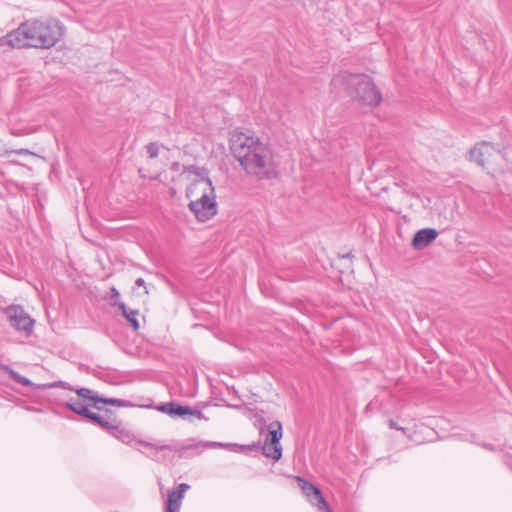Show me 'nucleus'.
<instances>
[{"mask_svg":"<svg viewBox=\"0 0 512 512\" xmlns=\"http://www.w3.org/2000/svg\"><path fill=\"white\" fill-rule=\"evenodd\" d=\"M230 150L247 175L258 180H271L278 175L271 148L242 131H234L230 138Z\"/></svg>","mask_w":512,"mask_h":512,"instance_id":"1","label":"nucleus"},{"mask_svg":"<svg viewBox=\"0 0 512 512\" xmlns=\"http://www.w3.org/2000/svg\"><path fill=\"white\" fill-rule=\"evenodd\" d=\"M62 23L56 19L28 20L4 37L0 38V46L11 48L49 49L54 47L64 36Z\"/></svg>","mask_w":512,"mask_h":512,"instance_id":"2","label":"nucleus"},{"mask_svg":"<svg viewBox=\"0 0 512 512\" xmlns=\"http://www.w3.org/2000/svg\"><path fill=\"white\" fill-rule=\"evenodd\" d=\"M199 193H201L200 197L191 200L188 207L197 220L205 222L217 213L215 191L209 177H199L186 189L188 198H192Z\"/></svg>","mask_w":512,"mask_h":512,"instance_id":"3","label":"nucleus"},{"mask_svg":"<svg viewBox=\"0 0 512 512\" xmlns=\"http://www.w3.org/2000/svg\"><path fill=\"white\" fill-rule=\"evenodd\" d=\"M332 84H343L348 93H354L359 102L370 107L378 106L382 96L372 79L365 74H348L346 72L333 78Z\"/></svg>","mask_w":512,"mask_h":512,"instance_id":"4","label":"nucleus"},{"mask_svg":"<svg viewBox=\"0 0 512 512\" xmlns=\"http://www.w3.org/2000/svg\"><path fill=\"white\" fill-rule=\"evenodd\" d=\"M3 314L9 321L10 325L17 331H22L26 335H30L33 330L34 320L20 305H10L3 308Z\"/></svg>","mask_w":512,"mask_h":512,"instance_id":"5","label":"nucleus"},{"mask_svg":"<svg viewBox=\"0 0 512 512\" xmlns=\"http://www.w3.org/2000/svg\"><path fill=\"white\" fill-rule=\"evenodd\" d=\"M295 479L308 502L315 506L318 512H332L329 504L318 487L301 476H296Z\"/></svg>","mask_w":512,"mask_h":512,"instance_id":"6","label":"nucleus"},{"mask_svg":"<svg viewBox=\"0 0 512 512\" xmlns=\"http://www.w3.org/2000/svg\"><path fill=\"white\" fill-rule=\"evenodd\" d=\"M496 151L493 144L482 142L469 151L470 159L481 167H484L489 157Z\"/></svg>","mask_w":512,"mask_h":512,"instance_id":"7","label":"nucleus"},{"mask_svg":"<svg viewBox=\"0 0 512 512\" xmlns=\"http://www.w3.org/2000/svg\"><path fill=\"white\" fill-rule=\"evenodd\" d=\"M438 236L434 228H423L418 230L412 239V246L416 250H422L429 246Z\"/></svg>","mask_w":512,"mask_h":512,"instance_id":"8","label":"nucleus"},{"mask_svg":"<svg viewBox=\"0 0 512 512\" xmlns=\"http://www.w3.org/2000/svg\"><path fill=\"white\" fill-rule=\"evenodd\" d=\"M113 305L118 307V309L121 311L122 316L131 325L133 330L138 331L140 328L139 321L137 319L139 311L137 309H131L127 307L124 302H114Z\"/></svg>","mask_w":512,"mask_h":512,"instance_id":"9","label":"nucleus"},{"mask_svg":"<svg viewBox=\"0 0 512 512\" xmlns=\"http://www.w3.org/2000/svg\"><path fill=\"white\" fill-rule=\"evenodd\" d=\"M261 449H262V454L265 457L271 458L274 461H278L282 457V446H281V444L270 442L268 438H266V440L263 443Z\"/></svg>","mask_w":512,"mask_h":512,"instance_id":"10","label":"nucleus"},{"mask_svg":"<svg viewBox=\"0 0 512 512\" xmlns=\"http://www.w3.org/2000/svg\"><path fill=\"white\" fill-rule=\"evenodd\" d=\"M87 419H89L92 423L101 427L104 431L109 433L111 429H117V419L113 418L111 420L105 419L97 413L91 412Z\"/></svg>","mask_w":512,"mask_h":512,"instance_id":"11","label":"nucleus"},{"mask_svg":"<svg viewBox=\"0 0 512 512\" xmlns=\"http://www.w3.org/2000/svg\"><path fill=\"white\" fill-rule=\"evenodd\" d=\"M187 416H196L199 419L204 418L203 413L200 410L192 409L189 406L181 405L177 402L174 404V411L172 418H186Z\"/></svg>","mask_w":512,"mask_h":512,"instance_id":"12","label":"nucleus"},{"mask_svg":"<svg viewBox=\"0 0 512 512\" xmlns=\"http://www.w3.org/2000/svg\"><path fill=\"white\" fill-rule=\"evenodd\" d=\"M66 408L71 410L72 412L83 416L85 418L88 417V415L91 413L87 405H85L80 399L71 397L69 400H67L64 404Z\"/></svg>","mask_w":512,"mask_h":512,"instance_id":"13","label":"nucleus"},{"mask_svg":"<svg viewBox=\"0 0 512 512\" xmlns=\"http://www.w3.org/2000/svg\"><path fill=\"white\" fill-rule=\"evenodd\" d=\"M282 424L279 421H273L268 426V436L270 442L280 444L282 438Z\"/></svg>","mask_w":512,"mask_h":512,"instance_id":"14","label":"nucleus"},{"mask_svg":"<svg viewBox=\"0 0 512 512\" xmlns=\"http://www.w3.org/2000/svg\"><path fill=\"white\" fill-rule=\"evenodd\" d=\"M112 436L116 437L123 443H130L134 436L125 428L122 427V423L120 420L117 419V429H111L109 432Z\"/></svg>","mask_w":512,"mask_h":512,"instance_id":"15","label":"nucleus"},{"mask_svg":"<svg viewBox=\"0 0 512 512\" xmlns=\"http://www.w3.org/2000/svg\"><path fill=\"white\" fill-rule=\"evenodd\" d=\"M195 448H215V447H224V448H228L230 449L231 451H234V452H240V451H243L244 450V446H241V445H238V444H231V443H227V444H224V443H221V442H199L197 443L195 446Z\"/></svg>","mask_w":512,"mask_h":512,"instance_id":"16","label":"nucleus"},{"mask_svg":"<svg viewBox=\"0 0 512 512\" xmlns=\"http://www.w3.org/2000/svg\"><path fill=\"white\" fill-rule=\"evenodd\" d=\"M183 496L170 491L168 493L166 512H180Z\"/></svg>","mask_w":512,"mask_h":512,"instance_id":"17","label":"nucleus"},{"mask_svg":"<svg viewBox=\"0 0 512 512\" xmlns=\"http://www.w3.org/2000/svg\"><path fill=\"white\" fill-rule=\"evenodd\" d=\"M4 370L8 371L11 379H13L16 383L21 384L26 387H30L33 385L31 380H29L25 376L19 374L18 372L14 371L13 369L9 368L8 366H4Z\"/></svg>","mask_w":512,"mask_h":512,"instance_id":"18","label":"nucleus"},{"mask_svg":"<svg viewBox=\"0 0 512 512\" xmlns=\"http://www.w3.org/2000/svg\"><path fill=\"white\" fill-rule=\"evenodd\" d=\"M75 391L80 398H83L85 400H90V401L94 402V404H97L100 401V400L96 399V398H100V396L98 394H95L89 388H79V389H76Z\"/></svg>","mask_w":512,"mask_h":512,"instance_id":"19","label":"nucleus"},{"mask_svg":"<svg viewBox=\"0 0 512 512\" xmlns=\"http://www.w3.org/2000/svg\"><path fill=\"white\" fill-rule=\"evenodd\" d=\"M96 399L100 400L99 403L108 404V405L117 406V407L132 406V404L129 401L123 400V399H118V398H105V397L100 396V398H96Z\"/></svg>","mask_w":512,"mask_h":512,"instance_id":"20","label":"nucleus"},{"mask_svg":"<svg viewBox=\"0 0 512 512\" xmlns=\"http://www.w3.org/2000/svg\"><path fill=\"white\" fill-rule=\"evenodd\" d=\"M139 443L145 447H150L151 449H154L156 452H159V451H164V450H169V451H172L173 449L171 448V446L167 445V444H162V443H149V442H146V441H139Z\"/></svg>","mask_w":512,"mask_h":512,"instance_id":"21","label":"nucleus"},{"mask_svg":"<svg viewBox=\"0 0 512 512\" xmlns=\"http://www.w3.org/2000/svg\"><path fill=\"white\" fill-rule=\"evenodd\" d=\"M174 401L167 402V403H161L158 406H156V410L160 411L162 413H165L169 415L170 417H173V411H174Z\"/></svg>","mask_w":512,"mask_h":512,"instance_id":"22","label":"nucleus"},{"mask_svg":"<svg viewBox=\"0 0 512 512\" xmlns=\"http://www.w3.org/2000/svg\"><path fill=\"white\" fill-rule=\"evenodd\" d=\"M149 158L154 159L159 155V145L156 142H151L146 146Z\"/></svg>","mask_w":512,"mask_h":512,"instance_id":"23","label":"nucleus"},{"mask_svg":"<svg viewBox=\"0 0 512 512\" xmlns=\"http://www.w3.org/2000/svg\"><path fill=\"white\" fill-rule=\"evenodd\" d=\"M190 488V486L186 483H181L177 489H174L173 491L179 495H182L184 497V493Z\"/></svg>","mask_w":512,"mask_h":512,"instance_id":"24","label":"nucleus"},{"mask_svg":"<svg viewBox=\"0 0 512 512\" xmlns=\"http://www.w3.org/2000/svg\"><path fill=\"white\" fill-rule=\"evenodd\" d=\"M52 386L53 387H61V388L68 389L71 391L74 390L67 382H64V381H59L57 383H54Z\"/></svg>","mask_w":512,"mask_h":512,"instance_id":"25","label":"nucleus"},{"mask_svg":"<svg viewBox=\"0 0 512 512\" xmlns=\"http://www.w3.org/2000/svg\"><path fill=\"white\" fill-rule=\"evenodd\" d=\"M388 424H389V427H390L391 429L400 430V431H402L403 433H405V432H406V429H405L404 427H400V426H398V425H397V423H396V422H394L392 419H390V420H389Z\"/></svg>","mask_w":512,"mask_h":512,"instance_id":"26","label":"nucleus"},{"mask_svg":"<svg viewBox=\"0 0 512 512\" xmlns=\"http://www.w3.org/2000/svg\"><path fill=\"white\" fill-rule=\"evenodd\" d=\"M111 293H112V298L115 299V302H119L118 299L120 297V293L119 291L115 288V287H112L111 288Z\"/></svg>","mask_w":512,"mask_h":512,"instance_id":"27","label":"nucleus"},{"mask_svg":"<svg viewBox=\"0 0 512 512\" xmlns=\"http://www.w3.org/2000/svg\"><path fill=\"white\" fill-rule=\"evenodd\" d=\"M135 285L138 287H144L146 289L145 280L143 278H138L135 281Z\"/></svg>","mask_w":512,"mask_h":512,"instance_id":"28","label":"nucleus"},{"mask_svg":"<svg viewBox=\"0 0 512 512\" xmlns=\"http://www.w3.org/2000/svg\"><path fill=\"white\" fill-rule=\"evenodd\" d=\"M13 152L16 154H24V155L33 154L28 149H19V150H15Z\"/></svg>","mask_w":512,"mask_h":512,"instance_id":"29","label":"nucleus"},{"mask_svg":"<svg viewBox=\"0 0 512 512\" xmlns=\"http://www.w3.org/2000/svg\"><path fill=\"white\" fill-rule=\"evenodd\" d=\"M485 448L492 450V446L489 444L484 445Z\"/></svg>","mask_w":512,"mask_h":512,"instance_id":"30","label":"nucleus"}]
</instances>
